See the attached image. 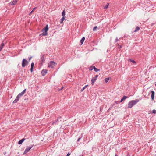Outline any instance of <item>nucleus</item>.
Here are the masks:
<instances>
[{
  "mask_svg": "<svg viewBox=\"0 0 156 156\" xmlns=\"http://www.w3.org/2000/svg\"><path fill=\"white\" fill-rule=\"evenodd\" d=\"M139 99H136L130 101L128 103L127 108H132L134 105L139 102Z\"/></svg>",
  "mask_w": 156,
  "mask_h": 156,
  "instance_id": "obj_1",
  "label": "nucleus"
},
{
  "mask_svg": "<svg viewBox=\"0 0 156 156\" xmlns=\"http://www.w3.org/2000/svg\"><path fill=\"white\" fill-rule=\"evenodd\" d=\"M48 30V25H46V27L42 30V35L44 36H46L47 35V31Z\"/></svg>",
  "mask_w": 156,
  "mask_h": 156,
  "instance_id": "obj_2",
  "label": "nucleus"
},
{
  "mask_svg": "<svg viewBox=\"0 0 156 156\" xmlns=\"http://www.w3.org/2000/svg\"><path fill=\"white\" fill-rule=\"evenodd\" d=\"M57 63L53 61L50 62L48 64V67L49 68H53L55 66Z\"/></svg>",
  "mask_w": 156,
  "mask_h": 156,
  "instance_id": "obj_3",
  "label": "nucleus"
},
{
  "mask_svg": "<svg viewBox=\"0 0 156 156\" xmlns=\"http://www.w3.org/2000/svg\"><path fill=\"white\" fill-rule=\"evenodd\" d=\"M28 61L26 59L24 58L22 60V66L23 67H24L25 66L27 65L28 64Z\"/></svg>",
  "mask_w": 156,
  "mask_h": 156,
  "instance_id": "obj_4",
  "label": "nucleus"
},
{
  "mask_svg": "<svg viewBox=\"0 0 156 156\" xmlns=\"http://www.w3.org/2000/svg\"><path fill=\"white\" fill-rule=\"evenodd\" d=\"M98 75H96L91 80V84L92 85H93L95 83V82L96 81V80L97 78L98 77Z\"/></svg>",
  "mask_w": 156,
  "mask_h": 156,
  "instance_id": "obj_5",
  "label": "nucleus"
},
{
  "mask_svg": "<svg viewBox=\"0 0 156 156\" xmlns=\"http://www.w3.org/2000/svg\"><path fill=\"white\" fill-rule=\"evenodd\" d=\"M34 145H31L30 146H29L27 147L24 152L23 154H26L29 150L33 147Z\"/></svg>",
  "mask_w": 156,
  "mask_h": 156,
  "instance_id": "obj_6",
  "label": "nucleus"
},
{
  "mask_svg": "<svg viewBox=\"0 0 156 156\" xmlns=\"http://www.w3.org/2000/svg\"><path fill=\"white\" fill-rule=\"evenodd\" d=\"M128 97L126 96H124L121 99V100L119 101V103L122 102L124 100L128 98Z\"/></svg>",
  "mask_w": 156,
  "mask_h": 156,
  "instance_id": "obj_7",
  "label": "nucleus"
},
{
  "mask_svg": "<svg viewBox=\"0 0 156 156\" xmlns=\"http://www.w3.org/2000/svg\"><path fill=\"white\" fill-rule=\"evenodd\" d=\"M151 100H153L154 99L155 92L154 91H151Z\"/></svg>",
  "mask_w": 156,
  "mask_h": 156,
  "instance_id": "obj_8",
  "label": "nucleus"
},
{
  "mask_svg": "<svg viewBox=\"0 0 156 156\" xmlns=\"http://www.w3.org/2000/svg\"><path fill=\"white\" fill-rule=\"evenodd\" d=\"M47 70L46 69L43 70L41 72L42 75L43 76H45V74L47 73Z\"/></svg>",
  "mask_w": 156,
  "mask_h": 156,
  "instance_id": "obj_9",
  "label": "nucleus"
},
{
  "mask_svg": "<svg viewBox=\"0 0 156 156\" xmlns=\"http://www.w3.org/2000/svg\"><path fill=\"white\" fill-rule=\"evenodd\" d=\"M85 39V37H83L80 40V42L81 43V45L83 44Z\"/></svg>",
  "mask_w": 156,
  "mask_h": 156,
  "instance_id": "obj_10",
  "label": "nucleus"
},
{
  "mask_svg": "<svg viewBox=\"0 0 156 156\" xmlns=\"http://www.w3.org/2000/svg\"><path fill=\"white\" fill-rule=\"evenodd\" d=\"M25 140V139L24 138H23L22 139H21V140H20L18 142V144H21L23 142H24Z\"/></svg>",
  "mask_w": 156,
  "mask_h": 156,
  "instance_id": "obj_11",
  "label": "nucleus"
},
{
  "mask_svg": "<svg viewBox=\"0 0 156 156\" xmlns=\"http://www.w3.org/2000/svg\"><path fill=\"white\" fill-rule=\"evenodd\" d=\"M129 61L135 64H136V62L135 60H134L133 59H132L131 58H129Z\"/></svg>",
  "mask_w": 156,
  "mask_h": 156,
  "instance_id": "obj_12",
  "label": "nucleus"
},
{
  "mask_svg": "<svg viewBox=\"0 0 156 156\" xmlns=\"http://www.w3.org/2000/svg\"><path fill=\"white\" fill-rule=\"evenodd\" d=\"M34 66V63L33 62H32L31 64V68L30 69V71L31 72H32L33 71V69Z\"/></svg>",
  "mask_w": 156,
  "mask_h": 156,
  "instance_id": "obj_13",
  "label": "nucleus"
},
{
  "mask_svg": "<svg viewBox=\"0 0 156 156\" xmlns=\"http://www.w3.org/2000/svg\"><path fill=\"white\" fill-rule=\"evenodd\" d=\"M19 98H17V96L16 97V99L14 100V101H13V103H16L19 100Z\"/></svg>",
  "mask_w": 156,
  "mask_h": 156,
  "instance_id": "obj_14",
  "label": "nucleus"
},
{
  "mask_svg": "<svg viewBox=\"0 0 156 156\" xmlns=\"http://www.w3.org/2000/svg\"><path fill=\"white\" fill-rule=\"evenodd\" d=\"M95 67V66H91L89 68V71H91L93 69H94Z\"/></svg>",
  "mask_w": 156,
  "mask_h": 156,
  "instance_id": "obj_15",
  "label": "nucleus"
},
{
  "mask_svg": "<svg viewBox=\"0 0 156 156\" xmlns=\"http://www.w3.org/2000/svg\"><path fill=\"white\" fill-rule=\"evenodd\" d=\"M88 86V84L86 85L83 88L81 89V90H80V91L81 92H83L84 90Z\"/></svg>",
  "mask_w": 156,
  "mask_h": 156,
  "instance_id": "obj_16",
  "label": "nucleus"
},
{
  "mask_svg": "<svg viewBox=\"0 0 156 156\" xmlns=\"http://www.w3.org/2000/svg\"><path fill=\"white\" fill-rule=\"evenodd\" d=\"M41 62H42V63H43L44 62V56L43 55L42 56V57L41 58Z\"/></svg>",
  "mask_w": 156,
  "mask_h": 156,
  "instance_id": "obj_17",
  "label": "nucleus"
},
{
  "mask_svg": "<svg viewBox=\"0 0 156 156\" xmlns=\"http://www.w3.org/2000/svg\"><path fill=\"white\" fill-rule=\"evenodd\" d=\"M140 29V28L138 26H137L135 30L134 31V32H136L138 31Z\"/></svg>",
  "mask_w": 156,
  "mask_h": 156,
  "instance_id": "obj_18",
  "label": "nucleus"
},
{
  "mask_svg": "<svg viewBox=\"0 0 156 156\" xmlns=\"http://www.w3.org/2000/svg\"><path fill=\"white\" fill-rule=\"evenodd\" d=\"M5 45L3 43H2L0 46V51L2 49L4 46Z\"/></svg>",
  "mask_w": 156,
  "mask_h": 156,
  "instance_id": "obj_19",
  "label": "nucleus"
},
{
  "mask_svg": "<svg viewBox=\"0 0 156 156\" xmlns=\"http://www.w3.org/2000/svg\"><path fill=\"white\" fill-rule=\"evenodd\" d=\"M110 78L109 77L107 78H105L104 79L105 81V83H107L108 82V80H109V79H110Z\"/></svg>",
  "mask_w": 156,
  "mask_h": 156,
  "instance_id": "obj_20",
  "label": "nucleus"
},
{
  "mask_svg": "<svg viewBox=\"0 0 156 156\" xmlns=\"http://www.w3.org/2000/svg\"><path fill=\"white\" fill-rule=\"evenodd\" d=\"M24 94L23 93H22V92L20 93V94H19L17 96V98H20V97L22 96Z\"/></svg>",
  "mask_w": 156,
  "mask_h": 156,
  "instance_id": "obj_21",
  "label": "nucleus"
},
{
  "mask_svg": "<svg viewBox=\"0 0 156 156\" xmlns=\"http://www.w3.org/2000/svg\"><path fill=\"white\" fill-rule=\"evenodd\" d=\"M94 71L95 72H97L98 71H99L100 70V69L97 68L95 67L94 69Z\"/></svg>",
  "mask_w": 156,
  "mask_h": 156,
  "instance_id": "obj_22",
  "label": "nucleus"
},
{
  "mask_svg": "<svg viewBox=\"0 0 156 156\" xmlns=\"http://www.w3.org/2000/svg\"><path fill=\"white\" fill-rule=\"evenodd\" d=\"M17 2V1L16 0H14L13 2L12 3V5H14Z\"/></svg>",
  "mask_w": 156,
  "mask_h": 156,
  "instance_id": "obj_23",
  "label": "nucleus"
},
{
  "mask_svg": "<svg viewBox=\"0 0 156 156\" xmlns=\"http://www.w3.org/2000/svg\"><path fill=\"white\" fill-rule=\"evenodd\" d=\"M118 44V48L121 49V48H122V45H119L118 44Z\"/></svg>",
  "mask_w": 156,
  "mask_h": 156,
  "instance_id": "obj_24",
  "label": "nucleus"
},
{
  "mask_svg": "<svg viewBox=\"0 0 156 156\" xmlns=\"http://www.w3.org/2000/svg\"><path fill=\"white\" fill-rule=\"evenodd\" d=\"M98 27L97 26H95L93 28V31H94L97 30Z\"/></svg>",
  "mask_w": 156,
  "mask_h": 156,
  "instance_id": "obj_25",
  "label": "nucleus"
},
{
  "mask_svg": "<svg viewBox=\"0 0 156 156\" xmlns=\"http://www.w3.org/2000/svg\"><path fill=\"white\" fill-rule=\"evenodd\" d=\"M65 20V18H64V17H62V19H61V21H60V23H62V22L63 21V20Z\"/></svg>",
  "mask_w": 156,
  "mask_h": 156,
  "instance_id": "obj_26",
  "label": "nucleus"
},
{
  "mask_svg": "<svg viewBox=\"0 0 156 156\" xmlns=\"http://www.w3.org/2000/svg\"><path fill=\"white\" fill-rule=\"evenodd\" d=\"M36 8H37L36 7H35V8H34L31 11L30 13L29 14V15H30L33 12V11L36 9Z\"/></svg>",
  "mask_w": 156,
  "mask_h": 156,
  "instance_id": "obj_27",
  "label": "nucleus"
},
{
  "mask_svg": "<svg viewBox=\"0 0 156 156\" xmlns=\"http://www.w3.org/2000/svg\"><path fill=\"white\" fill-rule=\"evenodd\" d=\"M109 5V3H107L105 6L104 7V8L107 9L108 8Z\"/></svg>",
  "mask_w": 156,
  "mask_h": 156,
  "instance_id": "obj_28",
  "label": "nucleus"
},
{
  "mask_svg": "<svg viewBox=\"0 0 156 156\" xmlns=\"http://www.w3.org/2000/svg\"><path fill=\"white\" fill-rule=\"evenodd\" d=\"M152 113L153 114H156V110H153L152 111Z\"/></svg>",
  "mask_w": 156,
  "mask_h": 156,
  "instance_id": "obj_29",
  "label": "nucleus"
},
{
  "mask_svg": "<svg viewBox=\"0 0 156 156\" xmlns=\"http://www.w3.org/2000/svg\"><path fill=\"white\" fill-rule=\"evenodd\" d=\"M65 12H64V11H63V12H62V17H64V16H65Z\"/></svg>",
  "mask_w": 156,
  "mask_h": 156,
  "instance_id": "obj_30",
  "label": "nucleus"
},
{
  "mask_svg": "<svg viewBox=\"0 0 156 156\" xmlns=\"http://www.w3.org/2000/svg\"><path fill=\"white\" fill-rule=\"evenodd\" d=\"M82 137V136L81 137H79L78 138V139H77V142H78L80 140V139H81Z\"/></svg>",
  "mask_w": 156,
  "mask_h": 156,
  "instance_id": "obj_31",
  "label": "nucleus"
},
{
  "mask_svg": "<svg viewBox=\"0 0 156 156\" xmlns=\"http://www.w3.org/2000/svg\"><path fill=\"white\" fill-rule=\"evenodd\" d=\"M115 103L117 104H119L120 103L119 102V101H115Z\"/></svg>",
  "mask_w": 156,
  "mask_h": 156,
  "instance_id": "obj_32",
  "label": "nucleus"
},
{
  "mask_svg": "<svg viewBox=\"0 0 156 156\" xmlns=\"http://www.w3.org/2000/svg\"><path fill=\"white\" fill-rule=\"evenodd\" d=\"M118 40H119V39H118V38L117 37L116 39H115V42H116Z\"/></svg>",
  "mask_w": 156,
  "mask_h": 156,
  "instance_id": "obj_33",
  "label": "nucleus"
},
{
  "mask_svg": "<svg viewBox=\"0 0 156 156\" xmlns=\"http://www.w3.org/2000/svg\"><path fill=\"white\" fill-rule=\"evenodd\" d=\"M26 89H25L23 91H22V92L24 94V93L26 91Z\"/></svg>",
  "mask_w": 156,
  "mask_h": 156,
  "instance_id": "obj_34",
  "label": "nucleus"
},
{
  "mask_svg": "<svg viewBox=\"0 0 156 156\" xmlns=\"http://www.w3.org/2000/svg\"><path fill=\"white\" fill-rule=\"evenodd\" d=\"M72 77V75L70 74H69V78Z\"/></svg>",
  "mask_w": 156,
  "mask_h": 156,
  "instance_id": "obj_35",
  "label": "nucleus"
},
{
  "mask_svg": "<svg viewBox=\"0 0 156 156\" xmlns=\"http://www.w3.org/2000/svg\"><path fill=\"white\" fill-rule=\"evenodd\" d=\"M127 156H130V155H129V153H128V154H127Z\"/></svg>",
  "mask_w": 156,
  "mask_h": 156,
  "instance_id": "obj_36",
  "label": "nucleus"
},
{
  "mask_svg": "<svg viewBox=\"0 0 156 156\" xmlns=\"http://www.w3.org/2000/svg\"><path fill=\"white\" fill-rule=\"evenodd\" d=\"M70 153L69 152V156L70 155Z\"/></svg>",
  "mask_w": 156,
  "mask_h": 156,
  "instance_id": "obj_37",
  "label": "nucleus"
},
{
  "mask_svg": "<svg viewBox=\"0 0 156 156\" xmlns=\"http://www.w3.org/2000/svg\"><path fill=\"white\" fill-rule=\"evenodd\" d=\"M67 156H68V153L67 154Z\"/></svg>",
  "mask_w": 156,
  "mask_h": 156,
  "instance_id": "obj_38",
  "label": "nucleus"
},
{
  "mask_svg": "<svg viewBox=\"0 0 156 156\" xmlns=\"http://www.w3.org/2000/svg\"><path fill=\"white\" fill-rule=\"evenodd\" d=\"M115 156H118L116 154V155H115Z\"/></svg>",
  "mask_w": 156,
  "mask_h": 156,
  "instance_id": "obj_39",
  "label": "nucleus"
},
{
  "mask_svg": "<svg viewBox=\"0 0 156 156\" xmlns=\"http://www.w3.org/2000/svg\"><path fill=\"white\" fill-rule=\"evenodd\" d=\"M31 58V57H30V58H29V60H30V59Z\"/></svg>",
  "mask_w": 156,
  "mask_h": 156,
  "instance_id": "obj_40",
  "label": "nucleus"
},
{
  "mask_svg": "<svg viewBox=\"0 0 156 156\" xmlns=\"http://www.w3.org/2000/svg\"><path fill=\"white\" fill-rule=\"evenodd\" d=\"M79 156H83V155H80Z\"/></svg>",
  "mask_w": 156,
  "mask_h": 156,
  "instance_id": "obj_41",
  "label": "nucleus"
},
{
  "mask_svg": "<svg viewBox=\"0 0 156 156\" xmlns=\"http://www.w3.org/2000/svg\"><path fill=\"white\" fill-rule=\"evenodd\" d=\"M155 86H156V84H155Z\"/></svg>",
  "mask_w": 156,
  "mask_h": 156,
  "instance_id": "obj_42",
  "label": "nucleus"
}]
</instances>
